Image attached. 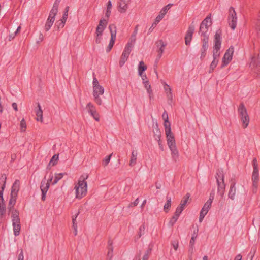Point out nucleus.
I'll return each mask as SVG.
<instances>
[{
    "mask_svg": "<svg viewBox=\"0 0 260 260\" xmlns=\"http://www.w3.org/2000/svg\"><path fill=\"white\" fill-rule=\"evenodd\" d=\"M89 175L87 174L81 175L78 179V183L75 185V197L78 199H81L85 197L87 192V182Z\"/></svg>",
    "mask_w": 260,
    "mask_h": 260,
    "instance_id": "1",
    "label": "nucleus"
},
{
    "mask_svg": "<svg viewBox=\"0 0 260 260\" xmlns=\"http://www.w3.org/2000/svg\"><path fill=\"white\" fill-rule=\"evenodd\" d=\"M20 182L19 180L16 179L13 183L10 193V198L8 203V211H11L14 208L18 197V193L20 190Z\"/></svg>",
    "mask_w": 260,
    "mask_h": 260,
    "instance_id": "2",
    "label": "nucleus"
},
{
    "mask_svg": "<svg viewBox=\"0 0 260 260\" xmlns=\"http://www.w3.org/2000/svg\"><path fill=\"white\" fill-rule=\"evenodd\" d=\"M166 135L168 146L171 152L173 160L176 162L179 158V153L177 149L174 135L171 131L169 133H165Z\"/></svg>",
    "mask_w": 260,
    "mask_h": 260,
    "instance_id": "3",
    "label": "nucleus"
},
{
    "mask_svg": "<svg viewBox=\"0 0 260 260\" xmlns=\"http://www.w3.org/2000/svg\"><path fill=\"white\" fill-rule=\"evenodd\" d=\"M9 212L12 213L11 217L14 234L15 236H17L20 234L21 230L19 213L18 210L14 208H13L11 211H9Z\"/></svg>",
    "mask_w": 260,
    "mask_h": 260,
    "instance_id": "4",
    "label": "nucleus"
},
{
    "mask_svg": "<svg viewBox=\"0 0 260 260\" xmlns=\"http://www.w3.org/2000/svg\"><path fill=\"white\" fill-rule=\"evenodd\" d=\"M249 68L254 77L260 78V56L259 55L253 56L251 58Z\"/></svg>",
    "mask_w": 260,
    "mask_h": 260,
    "instance_id": "5",
    "label": "nucleus"
},
{
    "mask_svg": "<svg viewBox=\"0 0 260 260\" xmlns=\"http://www.w3.org/2000/svg\"><path fill=\"white\" fill-rule=\"evenodd\" d=\"M238 112L243 128H246L249 122V117L247 110L243 103H241L238 108Z\"/></svg>",
    "mask_w": 260,
    "mask_h": 260,
    "instance_id": "6",
    "label": "nucleus"
},
{
    "mask_svg": "<svg viewBox=\"0 0 260 260\" xmlns=\"http://www.w3.org/2000/svg\"><path fill=\"white\" fill-rule=\"evenodd\" d=\"M216 178L218 185V193L222 197L224 193L225 189L224 175L222 171L219 170L217 171L216 173Z\"/></svg>",
    "mask_w": 260,
    "mask_h": 260,
    "instance_id": "7",
    "label": "nucleus"
},
{
    "mask_svg": "<svg viewBox=\"0 0 260 260\" xmlns=\"http://www.w3.org/2000/svg\"><path fill=\"white\" fill-rule=\"evenodd\" d=\"M221 45V37L218 33L214 36V45L213 47V59L219 60L220 53L219 52Z\"/></svg>",
    "mask_w": 260,
    "mask_h": 260,
    "instance_id": "8",
    "label": "nucleus"
},
{
    "mask_svg": "<svg viewBox=\"0 0 260 260\" xmlns=\"http://www.w3.org/2000/svg\"><path fill=\"white\" fill-rule=\"evenodd\" d=\"M53 178V175H50L48 180L46 181V180L44 179L42 180L41 182L40 189L42 192L41 200L43 201L45 200L46 194L50 186L49 182L52 181Z\"/></svg>",
    "mask_w": 260,
    "mask_h": 260,
    "instance_id": "9",
    "label": "nucleus"
},
{
    "mask_svg": "<svg viewBox=\"0 0 260 260\" xmlns=\"http://www.w3.org/2000/svg\"><path fill=\"white\" fill-rule=\"evenodd\" d=\"M212 21L211 17H206L205 19L202 21L200 25V32L201 35L205 36L208 35L206 34L208 30L209 27L211 26Z\"/></svg>",
    "mask_w": 260,
    "mask_h": 260,
    "instance_id": "10",
    "label": "nucleus"
},
{
    "mask_svg": "<svg viewBox=\"0 0 260 260\" xmlns=\"http://www.w3.org/2000/svg\"><path fill=\"white\" fill-rule=\"evenodd\" d=\"M104 92V89L101 85L93 88V96L95 102L99 105H101L102 104V100L100 98V95H103Z\"/></svg>",
    "mask_w": 260,
    "mask_h": 260,
    "instance_id": "11",
    "label": "nucleus"
},
{
    "mask_svg": "<svg viewBox=\"0 0 260 260\" xmlns=\"http://www.w3.org/2000/svg\"><path fill=\"white\" fill-rule=\"evenodd\" d=\"M234 51V47L232 46H230L229 48L226 50V52L224 55L223 57L222 58V63L221 65L222 68L226 66L231 61V60L232 59Z\"/></svg>",
    "mask_w": 260,
    "mask_h": 260,
    "instance_id": "12",
    "label": "nucleus"
},
{
    "mask_svg": "<svg viewBox=\"0 0 260 260\" xmlns=\"http://www.w3.org/2000/svg\"><path fill=\"white\" fill-rule=\"evenodd\" d=\"M194 29L195 27L193 23H191L189 26L185 35L184 40L185 44L186 45L189 46L190 45Z\"/></svg>",
    "mask_w": 260,
    "mask_h": 260,
    "instance_id": "13",
    "label": "nucleus"
},
{
    "mask_svg": "<svg viewBox=\"0 0 260 260\" xmlns=\"http://www.w3.org/2000/svg\"><path fill=\"white\" fill-rule=\"evenodd\" d=\"M88 112L96 121H99L100 116L98 113L95 106L91 102L88 103L86 107Z\"/></svg>",
    "mask_w": 260,
    "mask_h": 260,
    "instance_id": "14",
    "label": "nucleus"
},
{
    "mask_svg": "<svg viewBox=\"0 0 260 260\" xmlns=\"http://www.w3.org/2000/svg\"><path fill=\"white\" fill-rule=\"evenodd\" d=\"M109 28L111 32V40L107 48H106V51L108 52H109L112 48L114 45L115 39L116 38V28L115 26L114 25H110L109 26Z\"/></svg>",
    "mask_w": 260,
    "mask_h": 260,
    "instance_id": "15",
    "label": "nucleus"
},
{
    "mask_svg": "<svg viewBox=\"0 0 260 260\" xmlns=\"http://www.w3.org/2000/svg\"><path fill=\"white\" fill-rule=\"evenodd\" d=\"M7 180L6 175L2 174L0 177V203H5L3 197V192L6 187Z\"/></svg>",
    "mask_w": 260,
    "mask_h": 260,
    "instance_id": "16",
    "label": "nucleus"
},
{
    "mask_svg": "<svg viewBox=\"0 0 260 260\" xmlns=\"http://www.w3.org/2000/svg\"><path fill=\"white\" fill-rule=\"evenodd\" d=\"M208 36H205L203 39V45L201 49V60H203L206 55V52L209 47L208 45Z\"/></svg>",
    "mask_w": 260,
    "mask_h": 260,
    "instance_id": "17",
    "label": "nucleus"
},
{
    "mask_svg": "<svg viewBox=\"0 0 260 260\" xmlns=\"http://www.w3.org/2000/svg\"><path fill=\"white\" fill-rule=\"evenodd\" d=\"M132 50L128 48V47H125L119 62V64L120 67H122L124 64L125 62L127 60V59L129 57V55Z\"/></svg>",
    "mask_w": 260,
    "mask_h": 260,
    "instance_id": "18",
    "label": "nucleus"
},
{
    "mask_svg": "<svg viewBox=\"0 0 260 260\" xmlns=\"http://www.w3.org/2000/svg\"><path fill=\"white\" fill-rule=\"evenodd\" d=\"M211 204L209 203V202H206L203 206V208H202L200 214V217H199V222H202L205 217V216L207 215L208 213L209 210L211 208Z\"/></svg>",
    "mask_w": 260,
    "mask_h": 260,
    "instance_id": "19",
    "label": "nucleus"
},
{
    "mask_svg": "<svg viewBox=\"0 0 260 260\" xmlns=\"http://www.w3.org/2000/svg\"><path fill=\"white\" fill-rule=\"evenodd\" d=\"M107 24V20L105 19H102L99 22V24L96 27V34L98 36H102L104 29Z\"/></svg>",
    "mask_w": 260,
    "mask_h": 260,
    "instance_id": "20",
    "label": "nucleus"
},
{
    "mask_svg": "<svg viewBox=\"0 0 260 260\" xmlns=\"http://www.w3.org/2000/svg\"><path fill=\"white\" fill-rule=\"evenodd\" d=\"M190 197L189 193H187L181 200V203L178 207L176 208V212L177 214H180L183 209H184L186 204L187 203V201Z\"/></svg>",
    "mask_w": 260,
    "mask_h": 260,
    "instance_id": "21",
    "label": "nucleus"
},
{
    "mask_svg": "<svg viewBox=\"0 0 260 260\" xmlns=\"http://www.w3.org/2000/svg\"><path fill=\"white\" fill-rule=\"evenodd\" d=\"M236 192V180L234 178H232L231 179L230 188L228 193L229 198L232 200H234Z\"/></svg>",
    "mask_w": 260,
    "mask_h": 260,
    "instance_id": "22",
    "label": "nucleus"
},
{
    "mask_svg": "<svg viewBox=\"0 0 260 260\" xmlns=\"http://www.w3.org/2000/svg\"><path fill=\"white\" fill-rule=\"evenodd\" d=\"M156 45L157 48V51L158 53V57L160 58L164 52L167 43L164 42L162 40H159L156 41Z\"/></svg>",
    "mask_w": 260,
    "mask_h": 260,
    "instance_id": "23",
    "label": "nucleus"
},
{
    "mask_svg": "<svg viewBox=\"0 0 260 260\" xmlns=\"http://www.w3.org/2000/svg\"><path fill=\"white\" fill-rule=\"evenodd\" d=\"M130 0H118V9L120 12H125L128 7V4Z\"/></svg>",
    "mask_w": 260,
    "mask_h": 260,
    "instance_id": "24",
    "label": "nucleus"
},
{
    "mask_svg": "<svg viewBox=\"0 0 260 260\" xmlns=\"http://www.w3.org/2000/svg\"><path fill=\"white\" fill-rule=\"evenodd\" d=\"M164 88L168 99L169 100H172L173 99V94L170 86L166 83H164Z\"/></svg>",
    "mask_w": 260,
    "mask_h": 260,
    "instance_id": "25",
    "label": "nucleus"
},
{
    "mask_svg": "<svg viewBox=\"0 0 260 260\" xmlns=\"http://www.w3.org/2000/svg\"><path fill=\"white\" fill-rule=\"evenodd\" d=\"M143 84L144 85V87L147 90V92L149 94L150 100H151L153 98V93L152 89H151V85L149 83V81H146L143 82Z\"/></svg>",
    "mask_w": 260,
    "mask_h": 260,
    "instance_id": "26",
    "label": "nucleus"
},
{
    "mask_svg": "<svg viewBox=\"0 0 260 260\" xmlns=\"http://www.w3.org/2000/svg\"><path fill=\"white\" fill-rule=\"evenodd\" d=\"M36 114L37 117L36 118L37 121H40L41 122H43V111L41 109V107L39 103L38 104V109L36 111Z\"/></svg>",
    "mask_w": 260,
    "mask_h": 260,
    "instance_id": "27",
    "label": "nucleus"
},
{
    "mask_svg": "<svg viewBox=\"0 0 260 260\" xmlns=\"http://www.w3.org/2000/svg\"><path fill=\"white\" fill-rule=\"evenodd\" d=\"M60 0H56L53 6L50 11V15L49 16H55L57 14L58 4L59 3Z\"/></svg>",
    "mask_w": 260,
    "mask_h": 260,
    "instance_id": "28",
    "label": "nucleus"
},
{
    "mask_svg": "<svg viewBox=\"0 0 260 260\" xmlns=\"http://www.w3.org/2000/svg\"><path fill=\"white\" fill-rule=\"evenodd\" d=\"M54 21L55 17H48L44 28L46 31H48L50 29Z\"/></svg>",
    "mask_w": 260,
    "mask_h": 260,
    "instance_id": "29",
    "label": "nucleus"
},
{
    "mask_svg": "<svg viewBox=\"0 0 260 260\" xmlns=\"http://www.w3.org/2000/svg\"><path fill=\"white\" fill-rule=\"evenodd\" d=\"M137 159V152L136 151L133 150L132 152V155L129 161V166L133 167L136 164Z\"/></svg>",
    "mask_w": 260,
    "mask_h": 260,
    "instance_id": "30",
    "label": "nucleus"
},
{
    "mask_svg": "<svg viewBox=\"0 0 260 260\" xmlns=\"http://www.w3.org/2000/svg\"><path fill=\"white\" fill-rule=\"evenodd\" d=\"M237 17H229V24L232 30H234L236 27Z\"/></svg>",
    "mask_w": 260,
    "mask_h": 260,
    "instance_id": "31",
    "label": "nucleus"
},
{
    "mask_svg": "<svg viewBox=\"0 0 260 260\" xmlns=\"http://www.w3.org/2000/svg\"><path fill=\"white\" fill-rule=\"evenodd\" d=\"M6 205L5 203H0V218L2 220H4L6 216Z\"/></svg>",
    "mask_w": 260,
    "mask_h": 260,
    "instance_id": "32",
    "label": "nucleus"
},
{
    "mask_svg": "<svg viewBox=\"0 0 260 260\" xmlns=\"http://www.w3.org/2000/svg\"><path fill=\"white\" fill-rule=\"evenodd\" d=\"M147 67L144 62L143 61H141L139 62L138 68L139 75H142V73H143L147 70Z\"/></svg>",
    "mask_w": 260,
    "mask_h": 260,
    "instance_id": "33",
    "label": "nucleus"
},
{
    "mask_svg": "<svg viewBox=\"0 0 260 260\" xmlns=\"http://www.w3.org/2000/svg\"><path fill=\"white\" fill-rule=\"evenodd\" d=\"M67 18V17H61V19L56 22L55 25L58 29L64 27Z\"/></svg>",
    "mask_w": 260,
    "mask_h": 260,
    "instance_id": "34",
    "label": "nucleus"
},
{
    "mask_svg": "<svg viewBox=\"0 0 260 260\" xmlns=\"http://www.w3.org/2000/svg\"><path fill=\"white\" fill-rule=\"evenodd\" d=\"M166 199H167V202L164 206V210L165 211V212L167 213L171 207V198L170 197H169V196H168V195H167L166 197Z\"/></svg>",
    "mask_w": 260,
    "mask_h": 260,
    "instance_id": "35",
    "label": "nucleus"
},
{
    "mask_svg": "<svg viewBox=\"0 0 260 260\" xmlns=\"http://www.w3.org/2000/svg\"><path fill=\"white\" fill-rule=\"evenodd\" d=\"M136 41V36L135 35H132L129 40L128 41V43L126 45L125 47H128V48L132 50V48L134 45V44Z\"/></svg>",
    "mask_w": 260,
    "mask_h": 260,
    "instance_id": "36",
    "label": "nucleus"
},
{
    "mask_svg": "<svg viewBox=\"0 0 260 260\" xmlns=\"http://www.w3.org/2000/svg\"><path fill=\"white\" fill-rule=\"evenodd\" d=\"M163 17H156L155 21L152 23L151 26L149 29L148 34L151 33L154 28L156 26L157 24L160 21Z\"/></svg>",
    "mask_w": 260,
    "mask_h": 260,
    "instance_id": "37",
    "label": "nucleus"
},
{
    "mask_svg": "<svg viewBox=\"0 0 260 260\" xmlns=\"http://www.w3.org/2000/svg\"><path fill=\"white\" fill-rule=\"evenodd\" d=\"M171 6H172V4H169L168 5H167V6H165L160 11V14H159V15L158 16H165L167 14L168 10L170 9Z\"/></svg>",
    "mask_w": 260,
    "mask_h": 260,
    "instance_id": "38",
    "label": "nucleus"
},
{
    "mask_svg": "<svg viewBox=\"0 0 260 260\" xmlns=\"http://www.w3.org/2000/svg\"><path fill=\"white\" fill-rule=\"evenodd\" d=\"M66 174V173H58L55 174L54 176V179L52 182V185H54L56 184L58 181L60 180L63 176L64 175Z\"/></svg>",
    "mask_w": 260,
    "mask_h": 260,
    "instance_id": "39",
    "label": "nucleus"
},
{
    "mask_svg": "<svg viewBox=\"0 0 260 260\" xmlns=\"http://www.w3.org/2000/svg\"><path fill=\"white\" fill-rule=\"evenodd\" d=\"M252 181H259V170L258 169L253 170L252 176Z\"/></svg>",
    "mask_w": 260,
    "mask_h": 260,
    "instance_id": "40",
    "label": "nucleus"
},
{
    "mask_svg": "<svg viewBox=\"0 0 260 260\" xmlns=\"http://www.w3.org/2000/svg\"><path fill=\"white\" fill-rule=\"evenodd\" d=\"M219 60L213 59V61H212L211 63L210 66L209 71V72L210 73H212L215 69V68L216 67L217 65L218 64Z\"/></svg>",
    "mask_w": 260,
    "mask_h": 260,
    "instance_id": "41",
    "label": "nucleus"
},
{
    "mask_svg": "<svg viewBox=\"0 0 260 260\" xmlns=\"http://www.w3.org/2000/svg\"><path fill=\"white\" fill-rule=\"evenodd\" d=\"M151 252V249H148L145 253V254L144 255V256H143L142 260H148ZM134 260H141L140 256H139L138 257H136Z\"/></svg>",
    "mask_w": 260,
    "mask_h": 260,
    "instance_id": "42",
    "label": "nucleus"
},
{
    "mask_svg": "<svg viewBox=\"0 0 260 260\" xmlns=\"http://www.w3.org/2000/svg\"><path fill=\"white\" fill-rule=\"evenodd\" d=\"M180 214L176 213V212H175L174 215L172 217V218L170 219L169 221V224L171 226H173L177 221V220L178 219V217Z\"/></svg>",
    "mask_w": 260,
    "mask_h": 260,
    "instance_id": "43",
    "label": "nucleus"
},
{
    "mask_svg": "<svg viewBox=\"0 0 260 260\" xmlns=\"http://www.w3.org/2000/svg\"><path fill=\"white\" fill-rule=\"evenodd\" d=\"M112 10V3L111 1H108L107 5L106 16H109L111 14V11Z\"/></svg>",
    "mask_w": 260,
    "mask_h": 260,
    "instance_id": "44",
    "label": "nucleus"
},
{
    "mask_svg": "<svg viewBox=\"0 0 260 260\" xmlns=\"http://www.w3.org/2000/svg\"><path fill=\"white\" fill-rule=\"evenodd\" d=\"M164 125L165 127V133H169L171 131V124L168 120L164 121Z\"/></svg>",
    "mask_w": 260,
    "mask_h": 260,
    "instance_id": "45",
    "label": "nucleus"
},
{
    "mask_svg": "<svg viewBox=\"0 0 260 260\" xmlns=\"http://www.w3.org/2000/svg\"><path fill=\"white\" fill-rule=\"evenodd\" d=\"M112 154H110V155L106 156L105 158H104L102 160L103 165L105 167L108 165L109 163Z\"/></svg>",
    "mask_w": 260,
    "mask_h": 260,
    "instance_id": "46",
    "label": "nucleus"
},
{
    "mask_svg": "<svg viewBox=\"0 0 260 260\" xmlns=\"http://www.w3.org/2000/svg\"><path fill=\"white\" fill-rule=\"evenodd\" d=\"M27 127L26 122L24 118L20 122V128L21 132H25Z\"/></svg>",
    "mask_w": 260,
    "mask_h": 260,
    "instance_id": "47",
    "label": "nucleus"
},
{
    "mask_svg": "<svg viewBox=\"0 0 260 260\" xmlns=\"http://www.w3.org/2000/svg\"><path fill=\"white\" fill-rule=\"evenodd\" d=\"M258 181H252V192L254 193H255L257 192Z\"/></svg>",
    "mask_w": 260,
    "mask_h": 260,
    "instance_id": "48",
    "label": "nucleus"
},
{
    "mask_svg": "<svg viewBox=\"0 0 260 260\" xmlns=\"http://www.w3.org/2000/svg\"><path fill=\"white\" fill-rule=\"evenodd\" d=\"M79 214V212H78L76 215L73 217L72 222H73V228L74 230L77 229V223H76V218L78 215Z\"/></svg>",
    "mask_w": 260,
    "mask_h": 260,
    "instance_id": "49",
    "label": "nucleus"
},
{
    "mask_svg": "<svg viewBox=\"0 0 260 260\" xmlns=\"http://www.w3.org/2000/svg\"><path fill=\"white\" fill-rule=\"evenodd\" d=\"M155 139L157 141H161V133L159 129H156V133L155 134Z\"/></svg>",
    "mask_w": 260,
    "mask_h": 260,
    "instance_id": "50",
    "label": "nucleus"
},
{
    "mask_svg": "<svg viewBox=\"0 0 260 260\" xmlns=\"http://www.w3.org/2000/svg\"><path fill=\"white\" fill-rule=\"evenodd\" d=\"M256 29L257 31V35L260 37V17L257 19L256 23Z\"/></svg>",
    "mask_w": 260,
    "mask_h": 260,
    "instance_id": "51",
    "label": "nucleus"
},
{
    "mask_svg": "<svg viewBox=\"0 0 260 260\" xmlns=\"http://www.w3.org/2000/svg\"><path fill=\"white\" fill-rule=\"evenodd\" d=\"M113 251V249L111 243L110 245H109L108 247V251L107 253L108 256L110 257V258L112 257Z\"/></svg>",
    "mask_w": 260,
    "mask_h": 260,
    "instance_id": "52",
    "label": "nucleus"
},
{
    "mask_svg": "<svg viewBox=\"0 0 260 260\" xmlns=\"http://www.w3.org/2000/svg\"><path fill=\"white\" fill-rule=\"evenodd\" d=\"M236 13L234 9L231 7L229 10V16H236Z\"/></svg>",
    "mask_w": 260,
    "mask_h": 260,
    "instance_id": "53",
    "label": "nucleus"
},
{
    "mask_svg": "<svg viewBox=\"0 0 260 260\" xmlns=\"http://www.w3.org/2000/svg\"><path fill=\"white\" fill-rule=\"evenodd\" d=\"M253 170L258 169V164L256 158H254L252 160Z\"/></svg>",
    "mask_w": 260,
    "mask_h": 260,
    "instance_id": "54",
    "label": "nucleus"
},
{
    "mask_svg": "<svg viewBox=\"0 0 260 260\" xmlns=\"http://www.w3.org/2000/svg\"><path fill=\"white\" fill-rule=\"evenodd\" d=\"M139 203V199H136L134 202H131L128 206V208H131L138 205Z\"/></svg>",
    "mask_w": 260,
    "mask_h": 260,
    "instance_id": "55",
    "label": "nucleus"
},
{
    "mask_svg": "<svg viewBox=\"0 0 260 260\" xmlns=\"http://www.w3.org/2000/svg\"><path fill=\"white\" fill-rule=\"evenodd\" d=\"M99 86L101 85L99 84L98 79L95 77H94L93 78V88Z\"/></svg>",
    "mask_w": 260,
    "mask_h": 260,
    "instance_id": "56",
    "label": "nucleus"
},
{
    "mask_svg": "<svg viewBox=\"0 0 260 260\" xmlns=\"http://www.w3.org/2000/svg\"><path fill=\"white\" fill-rule=\"evenodd\" d=\"M214 198V193H211L210 194L209 199L207 200V202H209L210 204H212Z\"/></svg>",
    "mask_w": 260,
    "mask_h": 260,
    "instance_id": "57",
    "label": "nucleus"
},
{
    "mask_svg": "<svg viewBox=\"0 0 260 260\" xmlns=\"http://www.w3.org/2000/svg\"><path fill=\"white\" fill-rule=\"evenodd\" d=\"M172 245L173 247L175 250L176 251L178 249L179 244L177 241H173L172 242Z\"/></svg>",
    "mask_w": 260,
    "mask_h": 260,
    "instance_id": "58",
    "label": "nucleus"
},
{
    "mask_svg": "<svg viewBox=\"0 0 260 260\" xmlns=\"http://www.w3.org/2000/svg\"><path fill=\"white\" fill-rule=\"evenodd\" d=\"M195 242V239H194L193 237H192L189 242L190 246H191V248H192V251L193 249V245Z\"/></svg>",
    "mask_w": 260,
    "mask_h": 260,
    "instance_id": "59",
    "label": "nucleus"
},
{
    "mask_svg": "<svg viewBox=\"0 0 260 260\" xmlns=\"http://www.w3.org/2000/svg\"><path fill=\"white\" fill-rule=\"evenodd\" d=\"M162 118L164 119V121L165 120H168V114L167 113L166 111H165L163 114H162Z\"/></svg>",
    "mask_w": 260,
    "mask_h": 260,
    "instance_id": "60",
    "label": "nucleus"
},
{
    "mask_svg": "<svg viewBox=\"0 0 260 260\" xmlns=\"http://www.w3.org/2000/svg\"><path fill=\"white\" fill-rule=\"evenodd\" d=\"M69 10V7H67L65 8V10H64V11L63 12V14L62 16H68Z\"/></svg>",
    "mask_w": 260,
    "mask_h": 260,
    "instance_id": "61",
    "label": "nucleus"
},
{
    "mask_svg": "<svg viewBox=\"0 0 260 260\" xmlns=\"http://www.w3.org/2000/svg\"><path fill=\"white\" fill-rule=\"evenodd\" d=\"M23 259H24L23 252V251L21 250L20 253L19 254V256H18V260H23Z\"/></svg>",
    "mask_w": 260,
    "mask_h": 260,
    "instance_id": "62",
    "label": "nucleus"
},
{
    "mask_svg": "<svg viewBox=\"0 0 260 260\" xmlns=\"http://www.w3.org/2000/svg\"><path fill=\"white\" fill-rule=\"evenodd\" d=\"M139 76L141 77L142 79L143 80V82L144 81H148L147 80V78L146 74H144L143 73H142V75H139Z\"/></svg>",
    "mask_w": 260,
    "mask_h": 260,
    "instance_id": "63",
    "label": "nucleus"
},
{
    "mask_svg": "<svg viewBox=\"0 0 260 260\" xmlns=\"http://www.w3.org/2000/svg\"><path fill=\"white\" fill-rule=\"evenodd\" d=\"M12 106L15 111H18L17 104L16 103H13L12 104Z\"/></svg>",
    "mask_w": 260,
    "mask_h": 260,
    "instance_id": "64",
    "label": "nucleus"
}]
</instances>
